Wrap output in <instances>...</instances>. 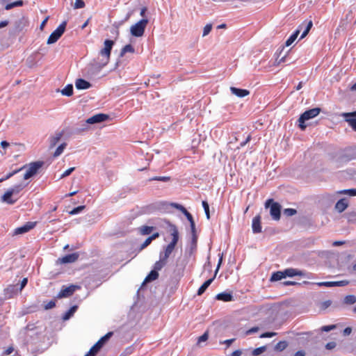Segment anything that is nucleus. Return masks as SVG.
<instances>
[{"label":"nucleus","instance_id":"9","mask_svg":"<svg viewBox=\"0 0 356 356\" xmlns=\"http://www.w3.org/2000/svg\"><path fill=\"white\" fill-rule=\"evenodd\" d=\"M222 257H221L220 258L219 261H218V266H217V268H216L214 276L212 278L209 279L208 280L204 282L203 283V284L199 288V289L197 291V293L198 296L202 295L204 293V291L207 290V289L212 283V282L213 281L214 278L216 277L217 272L218 271V270L220 268V265L222 264Z\"/></svg>","mask_w":356,"mask_h":356},{"label":"nucleus","instance_id":"31","mask_svg":"<svg viewBox=\"0 0 356 356\" xmlns=\"http://www.w3.org/2000/svg\"><path fill=\"white\" fill-rule=\"evenodd\" d=\"M135 51V49L133 47V46L130 44H127L125 45L121 50V52L120 54V57H122L124 56V55L127 53V52H129V53H134Z\"/></svg>","mask_w":356,"mask_h":356},{"label":"nucleus","instance_id":"53","mask_svg":"<svg viewBox=\"0 0 356 356\" xmlns=\"http://www.w3.org/2000/svg\"><path fill=\"white\" fill-rule=\"evenodd\" d=\"M334 284H335V283H333V282H323L318 283V286H328V287L334 286Z\"/></svg>","mask_w":356,"mask_h":356},{"label":"nucleus","instance_id":"55","mask_svg":"<svg viewBox=\"0 0 356 356\" xmlns=\"http://www.w3.org/2000/svg\"><path fill=\"white\" fill-rule=\"evenodd\" d=\"M74 170H75V168H74V167L69 168L68 170H65L63 173V175H61L60 178H64L65 177L69 176Z\"/></svg>","mask_w":356,"mask_h":356},{"label":"nucleus","instance_id":"52","mask_svg":"<svg viewBox=\"0 0 356 356\" xmlns=\"http://www.w3.org/2000/svg\"><path fill=\"white\" fill-rule=\"evenodd\" d=\"M332 305L331 300H326L321 303L320 308L321 309H326Z\"/></svg>","mask_w":356,"mask_h":356},{"label":"nucleus","instance_id":"13","mask_svg":"<svg viewBox=\"0 0 356 356\" xmlns=\"http://www.w3.org/2000/svg\"><path fill=\"white\" fill-rule=\"evenodd\" d=\"M79 257V253L74 252L72 254H67L62 258H59L58 261L60 264H68V263H74L75 262Z\"/></svg>","mask_w":356,"mask_h":356},{"label":"nucleus","instance_id":"39","mask_svg":"<svg viewBox=\"0 0 356 356\" xmlns=\"http://www.w3.org/2000/svg\"><path fill=\"white\" fill-rule=\"evenodd\" d=\"M338 194H345L350 196H356V188L343 190L337 192Z\"/></svg>","mask_w":356,"mask_h":356},{"label":"nucleus","instance_id":"3","mask_svg":"<svg viewBox=\"0 0 356 356\" xmlns=\"http://www.w3.org/2000/svg\"><path fill=\"white\" fill-rule=\"evenodd\" d=\"M320 112L321 109L319 108H314L305 111L298 119V127L300 129L305 130L307 127L305 122L315 118L320 113Z\"/></svg>","mask_w":356,"mask_h":356},{"label":"nucleus","instance_id":"5","mask_svg":"<svg viewBox=\"0 0 356 356\" xmlns=\"http://www.w3.org/2000/svg\"><path fill=\"white\" fill-rule=\"evenodd\" d=\"M266 208L270 207V213L273 219L278 220L280 218L281 206L277 202H274L273 200H268L265 204Z\"/></svg>","mask_w":356,"mask_h":356},{"label":"nucleus","instance_id":"38","mask_svg":"<svg viewBox=\"0 0 356 356\" xmlns=\"http://www.w3.org/2000/svg\"><path fill=\"white\" fill-rule=\"evenodd\" d=\"M23 4H24L23 1L19 0V1L10 3H8L5 6V9L6 10H10V9L13 8L14 7L22 6H23Z\"/></svg>","mask_w":356,"mask_h":356},{"label":"nucleus","instance_id":"6","mask_svg":"<svg viewBox=\"0 0 356 356\" xmlns=\"http://www.w3.org/2000/svg\"><path fill=\"white\" fill-rule=\"evenodd\" d=\"M67 22H63L60 24L58 27L54 31L51 35H49L47 40V44H51L57 42V40L62 36L63 33L65 32L66 28Z\"/></svg>","mask_w":356,"mask_h":356},{"label":"nucleus","instance_id":"51","mask_svg":"<svg viewBox=\"0 0 356 356\" xmlns=\"http://www.w3.org/2000/svg\"><path fill=\"white\" fill-rule=\"evenodd\" d=\"M84 6H85V3L83 0H76L75 1L74 5V8L75 9L82 8Z\"/></svg>","mask_w":356,"mask_h":356},{"label":"nucleus","instance_id":"36","mask_svg":"<svg viewBox=\"0 0 356 356\" xmlns=\"http://www.w3.org/2000/svg\"><path fill=\"white\" fill-rule=\"evenodd\" d=\"M66 146H67L66 143H63L61 145H60L56 149L55 152L54 153V157H58V156H60L63 152Z\"/></svg>","mask_w":356,"mask_h":356},{"label":"nucleus","instance_id":"28","mask_svg":"<svg viewBox=\"0 0 356 356\" xmlns=\"http://www.w3.org/2000/svg\"><path fill=\"white\" fill-rule=\"evenodd\" d=\"M102 347L97 342L85 356H95Z\"/></svg>","mask_w":356,"mask_h":356},{"label":"nucleus","instance_id":"47","mask_svg":"<svg viewBox=\"0 0 356 356\" xmlns=\"http://www.w3.org/2000/svg\"><path fill=\"white\" fill-rule=\"evenodd\" d=\"M211 29H212V24H207L204 27L202 36L205 37L206 35H207L211 32Z\"/></svg>","mask_w":356,"mask_h":356},{"label":"nucleus","instance_id":"40","mask_svg":"<svg viewBox=\"0 0 356 356\" xmlns=\"http://www.w3.org/2000/svg\"><path fill=\"white\" fill-rule=\"evenodd\" d=\"M346 122L348 123V124L351 127V128L356 131V118H353L351 117L345 118Z\"/></svg>","mask_w":356,"mask_h":356},{"label":"nucleus","instance_id":"60","mask_svg":"<svg viewBox=\"0 0 356 356\" xmlns=\"http://www.w3.org/2000/svg\"><path fill=\"white\" fill-rule=\"evenodd\" d=\"M337 346V343L334 341H331V342H329L327 343L326 345H325V348L327 349V350H332V349H334Z\"/></svg>","mask_w":356,"mask_h":356},{"label":"nucleus","instance_id":"19","mask_svg":"<svg viewBox=\"0 0 356 356\" xmlns=\"http://www.w3.org/2000/svg\"><path fill=\"white\" fill-rule=\"evenodd\" d=\"M348 206V203L347 202L345 198H342L339 200L335 204V209L341 213L346 209Z\"/></svg>","mask_w":356,"mask_h":356},{"label":"nucleus","instance_id":"16","mask_svg":"<svg viewBox=\"0 0 356 356\" xmlns=\"http://www.w3.org/2000/svg\"><path fill=\"white\" fill-rule=\"evenodd\" d=\"M230 90L232 93L238 97H244L250 94V91L245 89L238 88L236 87H231Z\"/></svg>","mask_w":356,"mask_h":356},{"label":"nucleus","instance_id":"49","mask_svg":"<svg viewBox=\"0 0 356 356\" xmlns=\"http://www.w3.org/2000/svg\"><path fill=\"white\" fill-rule=\"evenodd\" d=\"M297 213V211L294 209H285L284 210V214L286 216H292Z\"/></svg>","mask_w":356,"mask_h":356},{"label":"nucleus","instance_id":"26","mask_svg":"<svg viewBox=\"0 0 356 356\" xmlns=\"http://www.w3.org/2000/svg\"><path fill=\"white\" fill-rule=\"evenodd\" d=\"M78 307L76 305L72 306L68 311H67L64 315L63 316V321H67L69 320L76 312L77 310Z\"/></svg>","mask_w":356,"mask_h":356},{"label":"nucleus","instance_id":"43","mask_svg":"<svg viewBox=\"0 0 356 356\" xmlns=\"http://www.w3.org/2000/svg\"><path fill=\"white\" fill-rule=\"evenodd\" d=\"M170 180V177L162 176V177H154L149 179V181H161L164 182L169 181Z\"/></svg>","mask_w":356,"mask_h":356},{"label":"nucleus","instance_id":"42","mask_svg":"<svg viewBox=\"0 0 356 356\" xmlns=\"http://www.w3.org/2000/svg\"><path fill=\"white\" fill-rule=\"evenodd\" d=\"M24 168H26L25 165H24L22 168H21L18 170H15L13 171L12 172L8 173L4 177L1 178L3 179V181L10 179L11 177H13V175H15V174H17V172H19V171L22 170Z\"/></svg>","mask_w":356,"mask_h":356},{"label":"nucleus","instance_id":"29","mask_svg":"<svg viewBox=\"0 0 356 356\" xmlns=\"http://www.w3.org/2000/svg\"><path fill=\"white\" fill-rule=\"evenodd\" d=\"M283 278H285L284 270L283 271H277L272 274L270 280L271 282H276V281L281 280Z\"/></svg>","mask_w":356,"mask_h":356},{"label":"nucleus","instance_id":"24","mask_svg":"<svg viewBox=\"0 0 356 356\" xmlns=\"http://www.w3.org/2000/svg\"><path fill=\"white\" fill-rule=\"evenodd\" d=\"M159 277V273L154 269L150 271V273L145 277L143 284L146 282H150L156 280Z\"/></svg>","mask_w":356,"mask_h":356},{"label":"nucleus","instance_id":"8","mask_svg":"<svg viewBox=\"0 0 356 356\" xmlns=\"http://www.w3.org/2000/svg\"><path fill=\"white\" fill-rule=\"evenodd\" d=\"M80 289L79 286L77 285H70L69 286H63L60 292L58 293L56 298H67L71 296L76 289Z\"/></svg>","mask_w":356,"mask_h":356},{"label":"nucleus","instance_id":"12","mask_svg":"<svg viewBox=\"0 0 356 356\" xmlns=\"http://www.w3.org/2000/svg\"><path fill=\"white\" fill-rule=\"evenodd\" d=\"M36 222H28L23 226L16 228L14 231V234L17 235L25 234L34 228Z\"/></svg>","mask_w":356,"mask_h":356},{"label":"nucleus","instance_id":"56","mask_svg":"<svg viewBox=\"0 0 356 356\" xmlns=\"http://www.w3.org/2000/svg\"><path fill=\"white\" fill-rule=\"evenodd\" d=\"M171 205H172V207L181 211L182 213H184L186 210L182 205L179 204L177 203H172Z\"/></svg>","mask_w":356,"mask_h":356},{"label":"nucleus","instance_id":"37","mask_svg":"<svg viewBox=\"0 0 356 356\" xmlns=\"http://www.w3.org/2000/svg\"><path fill=\"white\" fill-rule=\"evenodd\" d=\"M336 195L335 194H323L322 195L321 199L322 200L327 201L328 202H333L335 200Z\"/></svg>","mask_w":356,"mask_h":356},{"label":"nucleus","instance_id":"35","mask_svg":"<svg viewBox=\"0 0 356 356\" xmlns=\"http://www.w3.org/2000/svg\"><path fill=\"white\" fill-rule=\"evenodd\" d=\"M113 335L112 332H108L106 334H105L104 337H102L97 343L103 347V346L108 341V339L111 337Z\"/></svg>","mask_w":356,"mask_h":356},{"label":"nucleus","instance_id":"64","mask_svg":"<svg viewBox=\"0 0 356 356\" xmlns=\"http://www.w3.org/2000/svg\"><path fill=\"white\" fill-rule=\"evenodd\" d=\"M258 330H259V327H252L251 329L248 330L247 331L246 334H251L257 332Z\"/></svg>","mask_w":356,"mask_h":356},{"label":"nucleus","instance_id":"11","mask_svg":"<svg viewBox=\"0 0 356 356\" xmlns=\"http://www.w3.org/2000/svg\"><path fill=\"white\" fill-rule=\"evenodd\" d=\"M285 277H293L294 276H300L309 278L308 273L304 270H301L297 268H289L284 270Z\"/></svg>","mask_w":356,"mask_h":356},{"label":"nucleus","instance_id":"25","mask_svg":"<svg viewBox=\"0 0 356 356\" xmlns=\"http://www.w3.org/2000/svg\"><path fill=\"white\" fill-rule=\"evenodd\" d=\"M168 263V261L162 257H159V260L157 261L154 265V270L156 271L161 270Z\"/></svg>","mask_w":356,"mask_h":356},{"label":"nucleus","instance_id":"15","mask_svg":"<svg viewBox=\"0 0 356 356\" xmlns=\"http://www.w3.org/2000/svg\"><path fill=\"white\" fill-rule=\"evenodd\" d=\"M252 228L254 234L261 232V216L259 215L256 216L252 219Z\"/></svg>","mask_w":356,"mask_h":356},{"label":"nucleus","instance_id":"44","mask_svg":"<svg viewBox=\"0 0 356 356\" xmlns=\"http://www.w3.org/2000/svg\"><path fill=\"white\" fill-rule=\"evenodd\" d=\"M84 205L79 206L74 209H73L72 211H69V213L70 215H76L80 212H81L85 209Z\"/></svg>","mask_w":356,"mask_h":356},{"label":"nucleus","instance_id":"59","mask_svg":"<svg viewBox=\"0 0 356 356\" xmlns=\"http://www.w3.org/2000/svg\"><path fill=\"white\" fill-rule=\"evenodd\" d=\"M335 283L334 286H343L348 284V282L346 280L339 281V282H333Z\"/></svg>","mask_w":356,"mask_h":356},{"label":"nucleus","instance_id":"22","mask_svg":"<svg viewBox=\"0 0 356 356\" xmlns=\"http://www.w3.org/2000/svg\"><path fill=\"white\" fill-rule=\"evenodd\" d=\"M28 183H19L17 185H15L13 188H9L8 190L11 192L13 195H17L22 191L26 186Z\"/></svg>","mask_w":356,"mask_h":356},{"label":"nucleus","instance_id":"62","mask_svg":"<svg viewBox=\"0 0 356 356\" xmlns=\"http://www.w3.org/2000/svg\"><path fill=\"white\" fill-rule=\"evenodd\" d=\"M27 282H28L27 278H24L22 280V281L21 282V284H20V287L19 288V291H21L25 287V286L27 284Z\"/></svg>","mask_w":356,"mask_h":356},{"label":"nucleus","instance_id":"21","mask_svg":"<svg viewBox=\"0 0 356 356\" xmlns=\"http://www.w3.org/2000/svg\"><path fill=\"white\" fill-rule=\"evenodd\" d=\"M19 291V289H17V286L15 285H10L6 290H5V296L10 298H12L15 294H17V291Z\"/></svg>","mask_w":356,"mask_h":356},{"label":"nucleus","instance_id":"41","mask_svg":"<svg viewBox=\"0 0 356 356\" xmlns=\"http://www.w3.org/2000/svg\"><path fill=\"white\" fill-rule=\"evenodd\" d=\"M288 344L286 341H280L275 346V349L276 350L282 351L287 347Z\"/></svg>","mask_w":356,"mask_h":356},{"label":"nucleus","instance_id":"30","mask_svg":"<svg viewBox=\"0 0 356 356\" xmlns=\"http://www.w3.org/2000/svg\"><path fill=\"white\" fill-rule=\"evenodd\" d=\"M60 92L63 95L70 97L73 94V86L68 84Z\"/></svg>","mask_w":356,"mask_h":356},{"label":"nucleus","instance_id":"27","mask_svg":"<svg viewBox=\"0 0 356 356\" xmlns=\"http://www.w3.org/2000/svg\"><path fill=\"white\" fill-rule=\"evenodd\" d=\"M102 347L97 342L85 356H95Z\"/></svg>","mask_w":356,"mask_h":356},{"label":"nucleus","instance_id":"23","mask_svg":"<svg viewBox=\"0 0 356 356\" xmlns=\"http://www.w3.org/2000/svg\"><path fill=\"white\" fill-rule=\"evenodd\" d=\"M159 236V234L158 232H156L153 234L152 236H149L146 240L143 242V244H141L140 250H142L147 248L153 240L156 239Z\"/></svg>","mask_w":356,"mask_h":356},{"label":"nucleus","instance_id":"46","mask_svg":"<svg viewBox=\"0 0 356 356\" xmlns=\"http://www.w3.org/2000/svg\"><path fill=\"white\" fill-rule=\"evenodd\" d=\"M202 207L204 208L207 218H210L209 207L207 201H202Z\"/></svg>","mask_w":356,"mask_h":356},{"label":"nucleus","instance_id":"17","mask_svg":"<svg viewBox=\"0 0 356 356\" xmlns=\"http://www.w3.org/2000/svg\"><path fill=\"white\" fill-rule=\"evenodd\" d=\"M216 298L218 300H221L223 302H230L233 300V296L231 292H222L220 293H218Z\"/></svg>","mask_w":356,"mask_h":356},{"label":"nucleus","instance_id":"58","mask_svg":"<svg viewBox=\"0 0 356 356\" xmlns=\"http://www.w3.org/2000/svg\"><path fill=\"white\" fill-rule=\"evenodd\" d=\"M277 334L276 332H265L261 334L260 338H267V337H272L273 336H275Z\"/></svg>","mask_w":356,"mask_h":356},{"label":"nucleus","instance_id":"50","mask_svg":"<svg viewBox=\"0 0 356 356\" xmlns=\"http://www.w3.org/2000/svg\"><path fill=\"white\" fill-rule=\"evenodd\" d=\"M265 350H266V347H265V346H261V347H259V348H255V349L252 351V355H254V356H257V355H259L261 354V353H264Z\"/></svg>","mask_w":356,"mask_h":356},{"label":"nucleus","instance_id":"18","mask_svg":"<svg viewBox=\"0 0 356 356\" xmlns=\"http://www.w3.org/2000/svg\"><path fill=\"white\" fill-rule=\"evenodd\" d=\"M75 86L77 89L84 90L90 88L91 84L83 79H78L75 82Z\"/></svg>","mask_w":356,"mask_h":356},{"label":"nucleus","instance_id":"1","mask_svg":"<svg viewBox=\"0 0 356 356\" xmlns=\"http://www.w3.org/2000/svg\"><path fill=\"white\" fill-rule=\"evenodd\" d=\"M171 235L172 236L171 242L164 248V251L161 252L159 257H162L168 261L172 252L174 251L179 241V232L175 225H171Z\"/></svg>","mask_w":356,"mask_h":356},{"label":"nucleus","instance_id":"34","mask_svg":"<svg viewBox=\"0 0 356 356\" xmlns=\"http://www.w3.org/2000/svg\"><path fill=\"white\" fill-rule=\"evenodd\" d=\"M356 302V296L354 295H348L343 299V303L346 305H353Z\"/></svg>","mask_w":356,"mask_h":356},{"label":"nucleus","instance_id":"54","mask_svg":"<svg viewBox=\"0 0 356 356\" xmlns=\"http://www.w3.org/2000/svg\"><path fill=\"white\" fill-rule=\"evenodd\" d=\"M341 116H343V118L351 117L353 118H356V111L350 113H343L341 114Z\"/></svg>","mask_w":356,"mask_h":356},{"label":"nucleus","instance_id":"14","mask_svg":"<svg viewBox=\"0 0 356 356\" xmlns=\"http://www.w3.org/2000/svg\"><path fill=\"white\" fill-rule=\"evenodd\" d=\"M63 135V131H57L49 138V148L50 149H51L56 146V145L60 141Z\"/></svg>","mask_w":356,"mask_h":356},{"label":"nucleus","instance_id":"48","mask_svg":"<svg viewBox=\"0 0 356 356\" xmlns=\"http://www.w3.org/2000/svg\"><path fill=\"white\" fill-rule=\"evenodd\" d=\"M337 327L336 325H324L321 327L322 332H330L334 330Z\"/></svg>","mask_w":356,"mask_h":356},{"label":"nucleus","instance_id":"33","mask_svg":"<svg viewBox=\"0 0 356 356\" xmlns=\"http://www.w3.org/2000/svg\"><path fill=\"white\" fill-rule=\"evenodd\" d=\"M300 33V30H297L295 33H293L289 38L288 40L286 41L285 42V45L286 47H289L290 46L295 40L297 38V37L298 36Z\"/></svg>","mask_w":356,"mask_h":356},{"label":"nucleus","instance_id":"4","mask_svg":"<svg viewBox=\"0 0 356 356\" xmlns=\"http://www.w3.org/2000/svg\"><path fill=\"white\" fill-rule=\"evenodd\" d=\"M147 24L148 19L143 18L131 26L130 29L131 35L135 37H141L144 34Z\"/></svg>","mask_w":356,"mask_h":356},{"label":"nucleus","instance_id":"32","mask_svg":"<svg viewBox=\"0 0 356 356\" xmlns=\"http://www.w3.org/2000/svg\"><path fill=\"white\" fill-rule=\"evenodd\" d=\"M154 227L151 226H142L139 228L140 233L142 235H148L152 233V232L154 230Z\"/></svg>","mask_w":356,"mask_h":356},{"label":"nucleus","instance_id":"61","mask_svg":"<svg viewBox=\"0 0 356 356\" xmlns=\"http://www.w3.org/2000/svg\"><path fill=\"white\" fill-rule=\"evenodd\" d=\"M209 335L207 332L204 333L202 336H200L198 339V342L205 341L208 339Z\"/></svg>","mask_w":356,"mask_h":356},{"label":"nucleus","instance_id":"10","mask_svg":"<svg viewBox=\"0 0 356 356\" xmlns=\"http://www.w3.org/2000/svg\"><path fill=\"white\" fill-rule=\"evenodd\" d=\"M109 119V115L104 113H98L92 115V117L88 118L86 121L87 124H95L101 123L106 121Z\"/></svg>","mask_w":356,"mask_h":356},{"label":"nucleus","instance_id":"7","mask_svg":"<svg viewBox=\"0 0 356 356\" xmlns=\"http://www.w3.org/2000/svg\"><path fill=\"white\" fill-rule=\"evenodd\" d=\"M43 164V161H35L31 163L26 173L24 175V179H29L38 173V170L42 167Z\"/></svg>","mask_w":356,"mask_h":356},{"label":"nucleus","instance_id":"57","mask_svg":"<svg viewBox=\"0 0 356 356\" xmlns=\"http://www.w3.org/2000/svg\"><path fill=\"white\" fill-rule=\"evenodd\" d=\"M56 306V302L54 300L49 301L47 304L45 305L44 309H50L54 308Z\"/></svg>","mask_w":356,"mask_h":356},{"label":"nucleus","instance_id":"20","mask_svg":"<svg viewBox=\"0 0 356 356\" xmlns=\"http://www.w3.org/2000/svg\"><path fill=\"white\" fill-rule=\"evenodd\" d=\"M13 195L11 193V192L8 190L2 196H1V201L3 202H6L8 204H13L16 202L17 200L12 199V196Z\"/></svg>","mask_w":356,"mask_h":356},{"label":"nucleus","instance_id":"63","mask_svg":"<svg viewBox=\"0 0 356 356\" xmlns=\"http://www.w3.org/2000/svg\"><path fill=\"white\" fill-rule=\"evenodd\" d=\"M183 213L185 215L189 222L193 220L192 215L187 210H186V211H184Z\"/></svg>","mask_w":356,"mask_h":356},{"label":"nucleus","instance_id":"2","mask_svg":"<svg viewBox=\"0 0 356 356\" xmlns=\"http://www.w3.org/2000/svg\"><path fill=\"white\" fill-rule=\"evenodd\" d=\"M113 44L114 42L113 40H106L104 41V47L99 52L100 56L102 57L99 63L100 67H104L108 63Z\"/></svg>","mask_w":356,"mask_h":356},{"label":"nucleus","instance_id":"45","mask_svg":"<svg viewBox=\"0 0 356 356\" xmlns=\"http://www.w3.org/2000/svg\"><path fill=\"white\" fill-rule=\"evenodd\" d=\"M312 27V21H309L307 24V26H306V29L305 30L303 31V33H302L301 36H300V39H302L304 38L309 33V31H310L311 28Z\"/></svg>","mask_w":356,"mask_h":356}]
</instances>
